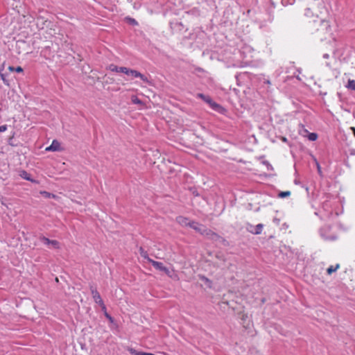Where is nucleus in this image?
<instances>
[{"label": "nucleus", "mask_w": 355, "mask_h": 355, "mask_svg": "<svg viewBox=\"0 0 355 355\" xmlns=\"http://www.w3.org/2000/svg\"><path fill=\"white\" fill-rule=\"evenodd\" d=\"M318 31L320 33L321 40L327 39V36L331 35V29L329 22L327 20H320V27Z\"/></svg>", "instance_id": "1"}, {"label": "nucleus", "mask_w": 355, "mask_h": 355, "mask_svg": "<svg viewBox=\"0 0 355 355\" xmlns=\"http://www.w3.org/2000/svg\"><path fill=\"white\" fill-rule=\"evenodd\" d=\"M190 227L196 230L197 232L201 234L202 235H205L207 236L216 235L211 230H207L203 225L199 224L196 221H191V223L190 224Z\"/></svg>", "instance_id": "2"}, {"label": "nucleus", "mask_w": 355, "mask_h": 355, "mask_svg": "<svg viewBox=\"0 0 355 355\" xmlns=\"http://www.w3.org/2000/svg\"><path fill=\"white\" fill-rule=\"evenodd\" d=\"M40 240L46 245L49 248L51 249H58L60 248V243L56 240H50L45 236H40Z\"/></svg>", "instance_id": "3"}, {"label": "nucleus", "mask_w": 355, "mask_h": 355, "mask_svg": "<svg viewBox=\"0 0 355 355\" xmlns=\"http://www.w3.org/2000/svg\"><path fill=\"white\" fill-rule=\"evenodd\" d=\"M148 262L150 263L155 269L164 272L167 275H170V270L165 267L162 262L154 261L152 259H148Z\"/></svg>", "instance_id": "4"}, {"label": "nucleus", "mask_w": 355, "mask_h": 355, "mask_svg": "<svg viewBox=\"0 0 355 355\" xmlns=\"http://www.w3.org/2000/svg\"><path fill=\"white\" fill-rule=\"evenodd\" d=\"M91 291L94 302L100 305L101 308L102 309V311H105L106 307L99 293L96 291V289L94 288L93 287H91Z\"/></svg>", "instance_id": "5"}, {"label": "nucleus", "mask_w": 355, "mask_h": 355, "mask_svg": "<svg viewBox=\"0 0 355 355\" xmlns=\"http://www.w3.org/2000/svg\"><path fill=\"white\" fill-rule=\"evenodd\" d=\"M127 75L132 76L135 78H139L144 83H150L148 78L146 76H144L142 73H141L140 72H139L138 71L129 69L128 73H127Z\"/></svg>", "instance_id": "6"}, {"label": "nucleus", "mask_w": 355, "mask_h": 355, "mask_svg": "<svg viewBox=\"0 0 355 355\" xmlns=\"http://www.w3.org/2000/svg\"><path fill=\"white\" fill-rule=\"evenodd\" d=\"M46 151H61L62 150V148L60 146V143L57 140H53L51 143V144L46 148Z\"/></svg>", "instance_id": "7"}, {"label": "nucleus", "mask_w": 355, "mask_h": 355, "mask_svg": "<svg viewBox=\"0 0 355 355\" xmlns=\"http://www.w3.org/2000/svg\"><path fill=\"white\" fill-rule=\"evenodd\" d=\"M176 221L180 225L183 227L189 226L190 227V224L191 223V221H189V218L180 216L176 218Z\"/></svg>", "instance_id": "8"}, {"label": "nucleus", "mask_w": 355, "mask_h": 355, "mask_svg": "<svg viewBox=\"0 0 355 355\" xmlns=\"http://www.w3.org/2000/svg\"><path fill=\"white\" fill-rule=\"evenodd\" d=\"M263 227V225L260 223V224L257 225L254 227L251 226V227H252L253 229L249 230V231L254 234H259L262 232Z\"/></svg>", "instance_id": "9"}, {"label": "nucleus", "mask_w": 355, "mask_h": 355, "mask_svg": "<svg viewBox=\"0 0 355 355\" xmlns=\"http://www.w3.org/2000/svg\"><path fill=\"white\" fill-rule=\"evenodd\" d=\"M209 106L215 111H217L218 112H221L223 110V107L218 103H216L214 101H212Z\"/></svg>", "instance_id": "10"}, {"label": "nucleus", "mask_w": 355, "mask_h": 355, "mask_svg": "<svg viewBox=\"0 0 355 355\" xmlns=\"http://www.w3.org/2000/svg\"><path fill=\"white\" fill-rule=\"evenodd\" d=\"M339 264H336L335 266H331L327 268V272L329 275H331L332 272L336 271L339 268Z\"/></svg>", "instance_id": "11"}, {"label": "nucleus", "mask_w": 355, "mask_h": 355, "mask_svg": "<svg viewBox=\"0 0 355 355\" xmlns=\"http://www.w3.org/2000/svg\"><path fill=\"white\" fill-rule=\"evenodd\" d=\"M105 317L109 320V321L111 322L112 325H111V328L112 329H114V328H116V324L114 322V320L113 318L110 316V314H108L107 312H105Z\"/></svg>", "instance_id": "12"}, {"label": "nucleus", "mask_w": 355, "mask_h": 355, "mask_svg": "<svg viewBox=\"0 0 355 355\" xmlns=\"http://www.w3.org/2000/svg\"><path fill=\"white\" fill-rule=\"evenodd\" d=\"M346 87L355 92V80L349 79Z\"/></svg>", "instance_id": "13"}, {"label": "nucleus", "mask_w": 355, "mask_h": 355, "mask_svg": "<svg viewBox=\"0 0 355 355\" xmlns=\"http://www.w3.org/2000/svg\"><path fill=\"white\" fill-rule=\"evenodd\" d=\"M21 177L26 180H29V181H31V182H33V180L31 178V176L30 175L26 172V171H22L21 173Z\"/></svg>", "instance_id": "14"}, {"label": "nucleus", "mask_w": 355, "mask_h": 355, "mask_svg": "<svg viewBox=\"0 0 355 355\" xmlns=\"http://www.w3.org/2000/svg\"><path fill=\"white\" fill-rule=\"evenodd\" d=\"M140 254L142 257L146 259L148 261V259H150L148 256V253L146 251H145L142 248H140L139 249Z\"/></svg>", "instance_id": "15"}, {"label": "nucleus", "mask_w": 355, "mask_h": 355, "mask_svg": "<svg viewBox=\"0 0 355 355\" xmlns=\"http://www.w3.org/2000/svg\"><path fill=\"white\" fill-rule=\"evenodd\" d=\"M308 139L310 141H315L318 139V135L316 133L312 132L308 135Z\"/></svg>", "instance_id": "16"}, {"label": "nucleus", "mask_w": 355, "mask_h": 355, "mask_svg": "<svg viewBox=\"0 0 355 355\" xmlns=\"http://www.w3.org/2000/svg\"><path fill=\"white\" fill-rule=\"evenodd\" d=\"M290 195H291V192L289 191H282L278 194L279 197L282 198L288 197Z\"/></svg>", "instance_id": "17"}, {"label": "nucleus", "mask_w": 355, "mask_h": 355, "mask_svg": "<svg viewBox=\"0 0 355 355\" xmlns=\"http://www.w3.org/2000/svg\"><path fill=\"white\" fill-rule=\"evenodd\" d=\"M132 101L134 104L141 105L142 103L141 101L135 96H132Z\"/></svg>", "instance_id": "18"}, {"label": "nucleus", "mask_w": 355, "mask_h": 355, "mask_svg": "<svg viewBox=\"0 0 355 355\" xmlns=\"http://www.w3.org/2000/svg\"><path fill=\"white\" fill-rule=\"evenodd\" d=\"M295 3V0H282L283 6L293 5Z\"/></svg>", "instance_id": "19"}, {"label": "nucleus", "mask_w": 355, "mask_h": 355, "mask_svg": "<svg viewBox=\"0 0 355 355\" xmlns=\"http://www.w3.org/2000/svg\"><path fill=\"white\" fill-rule=\"evenodd\" d=\"M119 67L114 64H110L109 66V69L112 71L119 72Z\"/></svg>", "instance_id": "20"}, {"label": "nucleus", "mask_w": 355, "mask_h": 355, "mask_svg": "<svg viewBox=\"0 0 355 355\" xmlns=\"http://www.w3.org/2000/svg\"><path fill=\"white\" fill-rule=\"evenodd\" d=\"M119 72L123 73L127 75L128 73L129 69L125 67H121L119 69Z\"/></svg>", "instance_id": "21"}, {"label": "nucleus", "mask_w": 355, "mask_h": 355, "mask_svg": "<svg viewBox=\"0 0 355 355\" xmlns=\"http://www.w3.org/2000/svg\"><path fill=\"white\" fill-rule=\"evenodd\" d=\"M306 17H312L313 16V13L311 12V10H310V8H306V10H305V14H304Z\"/></svg>", "instance_id": "22"}, {"label": "nucleus", "mask_w": 355, "mask_h": 355, "mask_svg": "<svg viewBox=\"0 0 355 355\" xmlns=\"http://www.w3.org/2000/svg\"><path fill=\"white\" fill-rule=\"evenodd\" d=\"M128 20L132 25H137L138 24L137 21L135 19L128 18Z\"/></svg>", "instance_id": "23"}, {"label": "nucleus", "mask_w": 355, "mask_h": 355, "mask_svg": "<svg viewBox=\"0 0 355 355\" xmlns=\"http://www.w3.org/2000/svg\"><path fill=\"white\" fill-rule=\"evenodd\" d=\"M205 102H206L209 105L211 104V103L213 101L212 99L210 98V96H207L206 98L204 100Z\"/></svg>", "instance_id": "24"}, {"label": "nucleus", "mask_w": 355, "mask_h": 355, "mask_svg": "<svg viewBox=\"0 0 355 355\" xmlns=\"http://www.w3.org/2000/svg\"><path fill=\"white\" fill-rule=\"evenodd\" d=\"M7 129H8L7 125H3L0 126V132H5L6 130H7Z\"/></svg>", "instance_id": "25"}, {"label": "nucleus", "mask_w": 355, "mask_h": 355, "mask_svg": "<svg viewBox=\"0 0 355 355\" xmlns=\"http://www.w3.org/2000/svg\"><path fill=\"white\" fill-rule=\"evenodd\" d=\"M197 97L204 101L206 98L207 96L203 94L199 93L197 94Z\"/></svg>", "instance_id": "26"}, {"label": "nucleus", "mask_w": 355, "mask_h": 355, "mask_svg": "<svg viewBox=\"0 0 355 355\" xmlns=\"http://www.w3.org/2000/svg\"><path fill=\"white\" fill-rule=\"evenodd\" d=\"M315 164L317 166V169H318V173L321 175V173H322L321 167H320L319 163L316 160H315Z\"/></svg>", "instance_id": "27"}, {"label": "nucleus", "mask_w": 355, "mask_h": 355, "mask_svg": "<svg viewBox=\"0 0 355 355\" xmlns=\"http://www.w3.org/2000/svg\"><path fill=\"white\" fill-rule=\"evenodd\" d=\"M15 71L20 73L23 71V69L21 67H17L15 68Z\"/></svg>", "instance_id": "28"}, {"label": "nucleus", "mask_w": 355, "mask_h": 355, "mask_svg": "<svg viewBox=\"0 0 355 355\" xmlns=\"http://www.w3.org/2000/svg\"><path fill=\"white\" fill-rule=\"evenodd\" d=\"M0 76L2 79V80L5 83H7V80H6V78H5V76L3 73H2L1 72H0Z\"/></svg>", "instance_id": "29"}, {"label": "nucleus", "mask_w": 355, "mask_h": 355, "mask_svg": "<svg viewBox=\"0 0 355 355\" xmlns=\"http://www.w3.org/2000/svg\"><path fill=\"white\" fill-rule=\"evenodd\" d=\"M15 67H11V66H10V67H8V69H9V71H15Z\"/></svg>", "instance_id": "30"}, {"label": "nucleus", "mask_w": 355, "mask_h": 355, "mask_svg": "<svg viewBox=\"0 0 355 355\" xmlns=\"http://www.w3.org/2000/svg\"><path fill=\"white\" fill-rule=\"evenodd\" d=\"M323 58L327 59L329 58V55L327 53H325L323 55Z\"/></svg>", "instance_id": "31"}, {"label": "nucleus", "mask_w": 355, "mask_h": 355, "mask_svg": "<svg viewBox=\"0 0 355 355\" xmlns=\"http://www.w3.org/2000/svg\"><path fill=\"white\" fill-rule=\"evenodd\" d=\"M350 154L352 155H355V150L354 149L352 150L350 152Z\"/></svg>", "instance_id": "32"}, {"label": "nucleus", "mask_w": 355, "mask_h": 355, "mask_svg": "<svg viewBox=\"0 0 355 355\" xmlns=\"http://www.w3.org/2000/svg\"><path fill=\"white\" fill-rule=\"evenodd\" d=\"M245 318H248V315H243V317L241 318V319L245 320Z\"/></svg>", "instance_id": "33"}, {"label": "nucleus", "mask_w": 355, "mask_h": 355, "mask_svg": "<svg viewBox=\"0 0 355 355\" xmlns=\"http://www.w3.org/2000/svg\"><path fill=\"white\" fill-rule=\"evenodd\" d=\"M250 320H248V324H247L246 325H244V327H249V325H250Z\"/></svg>", "instance_id": "34"}, {"label": "nucleus", "mask_w": 355, "mask_h": 355, "mask_svg": "<svg viewBox=\"0 0 355 355\" xmlns=\"http://www.w3.org/2000/svg\"><path fill=\"white\" fill-rule=\"evenodd\" d=\"M326 207H327V203L325 202H324V204H323V208H324V209H326Z\"/></svg>", "instance_id": "35"}, {"label": "nucleus", "mask_w": 355, "mask_h": 355, "mask_svg": "<svg viewBox=\"0 0 355 355\" xmlns=\"http://www.w3.org/2000/svg\"><path fill=\"white\" fill-rule=\"evenodd\" d=\"M351 129L352 130L354 135L355 137V128H351Z\"/></svg>", "instance_id": "36"}, {"label": "nucleus", "mask_w": 355, "mask_h": 355, "mask_svg": "<svg viewBox=\"0 0 355 355\" xmlns=\"http://www.w3.org/2000/svg\"><path fill=\"white\" fill-rule=\"evenodd\" d=\"M202 279H204L205 282H209V279L205 277H202Z\"/></svg>", "instance_id": "37"}, {"label": "nucleus", "mask_w": 355, "mask_h": 355, "mask_svg": "<svg viewBox=\"0 0 355 355\" xmlns=\"http://www.w3.org/2000/svg\"><path fill=\"white\" fill-rule=\"evenodd\" d=\"M44 193L46 195V196H50V194L49 193L46 192V191L44 192Z\"/></svg>", "instance_id": "38"}, {"label": "nucleus", "mask_w": 355, "mask_h": 355, "mask_svg": "<svg viewBox=\"0 0 355 355\" xmlns=\"http://www.w3.org/2000/svg\"><path fill=\"white\" fill-rule=\"evenodd\" d=\"M266 83L267 84H270V81H269V80H267Z\"/></svg>", "instance_id": "39"}]
</instances>
